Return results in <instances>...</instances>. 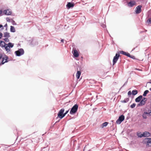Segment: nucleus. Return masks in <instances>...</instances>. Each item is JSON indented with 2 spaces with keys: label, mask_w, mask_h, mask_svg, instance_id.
<instances>
[{
  "label": "nucleus",
  "mask_w": 151,
  "mask_h": 151,
  "mask_svg": "<svg viewBox=\"0 0 151 151\" xmlns=\"http://www.w3.org/2000/svg\"><path fill=\"white\" fill-rule=\"evenodd\" d=\"M149 89L151 91V88H150Z\"/></svg>",
  "instance_id": "nucleus-55"
},
{
  "label": "nucleus",
  "mask_w": 151,
  "mask_h": 151,
  "mask_svg": "<svg viewBox=\"0 0 151 151\" xmlns=\"http://www.w3.org/2000/svg\"><path fill=\"white\" fill-rule=\"evenodd\" d=\"M6 30H7V28H6Z\"/></svg>",
  "instance_id": "nucleus-57"
},
{
  "label": "nucleus",
  "mask_w": 151,
  "mask_h": 151,
  "mask_svg": "<svg viewBox=\"0 0 151 151\" xmlns=\"http://www.w3.org/2000/svg\"><path fill=\"white\" fill-rule=\"evenodd\" d=\"M65 109L64 108L61 109L58 112V117H59L60 119L64 117V112Z\"/></svg>",
  "instance_id": "nucleus-3"
},
{
  "label": "nucleus",
  "mask_w": 151,
  "mask_h": 151,
  "mask_svg": "<svg viewBox=\"0 0 151 151\" xmlns=\"http://www.w3.org/2000/svg\"><path fill=\"white\" fill-rule=\"evenodd\" d=\"M146 141V146L151 147V138H147L145 139Z\"/></svg>",
  "instance_id": "nucleus-9"
},
{
  "label": "nucleus",
  "mask_w": 151,
  "mask_h": 151,
  "mask_svg": "<svg viewBox=\"0 0 151 151\" xmlns=\"http://www.w3.org/2000/svg\"><path fill=\"white\" fill-rule=\"evenodd\" d=\"M125 117L123 115L120 116L117 120L116 123L118 124H120L124 119Z\"/></svg>",
  "instance_id": "nucleus-5"
},
{
  "label": "nucleus",
  "mask_w": 151,
  "mask_h": 151,
  "mask_svg": "<svg viewBox=\"0 0 151 151\" xmlns=\"http://www.w3.org/2000/svg\"><path fill=\"white\" fill-rule=\"evenodd\" d=\"M101 26L104 28H105L106 27V25L105 24H102V25H101Z\"/></svg>",
  "instance_id": "nucleus-43"
},
{
  "label": "nucleus",
  "mask_w": 151,
  "mask_h": 151,
  "mask_svg": "<svg viewBox=\"0 0 151 151\" xmlns=\"http://www.w3.org/2000/svg\"><path fill=\"white\" fill-rule=\"evenodd\" d=\"M10 32H14L16 31L14 27L12 26H10Z\"/></svg>",
  "instance_id": "nucleus-22"
},
{
  "label": "nucleus",
  "mask_w": 151,
  "mask_h": 151,
  "mask_svg": "<svg viewBox=\"0 0 151 151\" xmlns=\"http://www.w3.org/2000/svg\"><path fill=\"white\" fill-rule=\"evenodd\" d=\"M129 100V99L128 98H125L124 100L121 101V102L123 103H127Z\"/></svg>",
  "instance_id": "nucleus-26"
},
{
  "label": "nucleus",
  "mask_w": 151,
  "mask_h": 151,
  "mask_svg": "<svg viewBox=\"0 0 151 151\" xmlns=\"http://www.w3.org/2000/svg\"><path fill=\"white\" fill-rule=\"evenodd\" d=\"M3 27V25L2 24H0V28L2 27L1 29H4V28Z\"/></svg>",
  "instance_id": "nucleus-44"
},
{
  "label": "nucleus",
  "mask_w": 151,
  "mask_h": 151,
  "mask_svg": "<svg viewBox=\"0 0 151 151\" xmlns=\"http://www.w3.org/2000/svg\"><path fill=\"white\" fill-rule=\"evenodd\" d=\"M8 45H5L3 47H4L5 50H6L7 48H8V47L7 46Z\"/></svg>",
  "instance_id": "nucleus-36"
},
{
  "label": "nucleus",
  "mask_w": 151,
  "mask_h": 151,
  "mask_svg": "<svg viewBox=\"0 0 151 151\" xmlns=\"http://www.w3.org/2000/svg\"><path fill=\"white\" fill-rule=\"evenodd\" d=\"M149 83H151V80H150V82H149Z\"/></svg>",
  "instance_id": "nucleus-53"
},
{
  "label": "nucleus",
  "mask_w": 151,
  "mask_h": 151,
  "mask_svg": "<svg viewBox=\"0 0 151 151\" xmlns=\"http://www.w3.org/2000/svg\"><path fill=\"white\" fill-rule=\"evenodd\" d=\"M108 124L109 122H104L101 124L102 128H103L104 127H106Z\"/></svg>",
  "instance_id": "nucleus-25"
},
{
  "label": "nucleus",
  "mask_w": 151,
  "mask_h": 151,
  "mask_svg": "<svg viewBox=\"0 0 151 151\" xmlns=\"http://www.w3.org/2000/svg\"><path fill=\"white\" fill-rule=\"evenodd\" d=\"M7 24H6L4 25V27H7Z\"/></svg>",
  "instance_id": "nucleus-48"
},
{
  "label": "nucleus",
  "mask_w": 151,
  "mask_h": 151,
  "mask_svg": "<svg viewBox=\"0 0 151 151\" xmlns=\"http://www.w3.org/2000/svg\"><path fill=\"white\" fill-rule=\"evenodd\" d=\"M128 82V80H127L124 83V84L123 86H122V87H123L125 85H126L127 84V83Z\"/></svg>",
  "instance_id": "nucleus-40"
},
{
  "label": "nucleus",
  "mask_w": 151,
  "mask_h": 151,
  "mask_svg": "<svg viewBox=\"0 0 151 151\" xmlns=\"http://www.w3.org/2000/svg\"><path fill=\"white\" fill-rule=\"evenodd\" d=\"M3 65V64H1V63H0V66L1 65Z\"/></svg>",
  "instance_id": "nucleus-49"
},
{
  "label": "nucleus",
  "mask_w": 151,
  "mask_h": 151,
  "mask_svg": "<svg viewBox=\"0 0 151 151\" xmlns=\"http://www.w3.org/2000/svg\"><path fill=\"white\" fill-rule=\"evenodd\" d=\"M14 53L16 56H20L24 54V51L23 49L20 48L17 50L15 51Z\"/></svg>",
  "instance_id": "nucleus-2"
},
{
  "label": "nucleus",
  "mask_w": 151,
  "mask_h": 151,
  "mask_svg": "<svg viewBox=\"0 0 151 151\" xmlns=\"http://www.w3.org/2000/svg\"><path fill=\"white\" fill-rule=\"evenodd\" d=\"M129 57L133 59H135V57H134V56L133 55H130V56Z\"/></svg>",
  "instance_id": "nucleus-35"
},
{
  "label": "nucleus",
  "mask_w": 151,
  "mask_h": 151,
  "mask_svg": "<svg viewBox=\"0 0 151 151\" xmlns=\"http://www.w3.org/2000/svg\"><path fill=\"white\" fill-rule=\"evenodd\" d=\"M12 24L13 25H16V23L15 22V21L13 20H12Z\"/></svg>",
  "instance_id": "nucleus-33"
},
{
  "label": "nucleus",
  "mask_w": 151,
  "mask_h": 151,
  "mask_svg": "<svg viewBox=\"0 0 151 151\" xmlns=\"http://www.w3.org/2000/svg\"><path fill=\"white\" fill-rule=\"evenodd\" d=\"M143 137H148L150 136V133L148 132L145 131L143 133Z\"/></svg>",
  "instance_id": "nucleus-14"
},
{
  "label": "nucleus",
  "mask_w": 151,
  "mask_h": 151,
  "mask_svg": "<svg viewBox=\"0 0 151 151\" xmlns=\"http://www.w3.org/2000/svg\"><path fill=\"white\" fill-rule=\"evenodd\" d=\"M132 94V92L131 91H129L128 92V95L129 96H130Z\"/></svg>",
  "instance_id": "nucleus-37"
},
{
  "label": "nucleus",
  "mask_w": 151,
  "mask_h": 151,
  "mask_svg": "<svg viewBox=\"0 0 151 151\" xmlns=\"http://www.w3.org/2000/svg\"><path fill=\"white\" fill-rule=\"evenodd\" d=\"M6 51L7 52H9V51H10V48H7V49L6 50Z\"/></svg>",
  "instance_id": "nucleus-41"
},
{
  "label": "nucleus",
  "mask_w": 151,
  "mask_h": 151,
  "mask_svg": "<svg viewBox=\"0 0 151 151\" xmlns=\"http://www.w3.org/2000/svg\"><path fill=\"white\" fill-rule=\"evenodd\" d=\"M143 32H144L143 31H141L140 32V33H142Z\"/></svg>",
  "instance_id": "nucleus-51"
},
{
  "label": "nucleus",
  "mask_w": 151,
  "mask_h": 151,
  "mask_svg": "<svg viewBox=\"0 0 151 151\" xmlns=\"http://www.w3.org/2000/svg\"><path fill=\"white\" fill-rule=\"evenodd\" d=\"M137 70H140L139 69H137Z\"/></svg>",
  "instance_id": "nucleus-52"
},
{
  "label": "nucleus",
  "mask_w": 151,
  "mask_h": 151,
  "mask_svg": "<svg viewBox=\"0 0 151 151\" xmlns=\"http://www.w3.org/2000/svg\"><path fill=\"white\" fill-rule=\"evenodd\" d=\"M2 60L1 62V64L3 65L5 63L8 62L9 61V58L6 55H5L3 57H2Z\"/></svg>",
  "instance_id": "nucleus-6"
},
{
  "label": "nucleus",
  "mask_w": 151,
  "mask_h": 151,
  "mask_svg": "<svg viewBox=\"0 0 151 151\" xmlns=\"http://www.w3.org/2000/svg\"><path fill=\"white\" fill-rule=\"evenodd\" d=\"M78 106L77 104H75L71 109L70 113L71 115L75 114L77 112Z\"/></svg>",
  "instance_id": "nucleus-1"
},
{
  "label": "nucleus",
  "mask_w": 151,
  "mask_h": 151,
  "mask_svg": "<svg viewBox=\"0 0 151 151\" xmlns=\"http://www.w3.org/2000/svg\"><path fill=\"white\" fill-rule=\"evenodd\" d=\"M6 44L5 42H4L0 41V46L2 47H3L5 45H6Z\"/></svg>",
  "instance_id": "nucleus-21"
},
{
  "label": "nucleus",
  "mask_w": 151,
  "mask_h": 151,
  "mask_svg": "<svg viewBox=\"0 0 151 151\" xmlns=\"http://www.w3.org/2000/svg\"><path fill=\"white\" fill-rule=\"evenodd\" d=\"M146 103L145 101L141 100L139 103L137 104V106L138 107L143 106Z\"/></svg>",
  "instance_id": "nucleus-12"
},
{
  "label": "nucleus",
  "mask_w": 151,
  "mask_h": 151,
  "mask_svg": "<svg viewBox=\"0 0 151 151\" xmlns=\"http://www.w3.org/2000/svg\"><path fill=\"white\" fill-rule=\"evenodd\" d=\"M2 55H0V60L2 58Z\"/></svg>",
  "instance_id": "nucleus-47"
},
{
  "label": "nucleus",
  "mask_w": 151,
  "mask_h": 151,
  "mask_svg": "<svg viewBox=\"0 0 151 151\" xmlns=\"http://www.w3.org/2000/svg\"><path fill=\"white\" fill-rule=\"evenodd\" d=\"M136 4V2L133 0L130 1L129 2L127 3V6L130 7H132Z\"/></svg>",
  "instance_id": "nucleus-7"
},
{
  "label": "nucleus",
  "mask_w": 151,
  "mask_h": 151,
  "mask_svg": "<svg viewBox=\"0 0 151 151\" xmlns=\"http://www.w3.org/2000/svg\"><path fill=\"white\" fill-rule=\"evenodd\" d=\"M6 20L7 22H10V19L8 17H7L6 18Z\"/></svg>",
  "instance_id": "nucleus-42"
},
{
  "label": "nucleus",
  "mask_w": 151,
  "mask_h": 151,
  "mask_svg": "<svg viewBox=\"0 0 151 151\" xmlns=\"http://www.w3.org/2000/svg\"><path fill=\"white\" fill-rule=\"evenodd\" d=\"M136 104L135 103H133L130 106V107L132 109H133L135 106Z\"/></svg>",
  "instance_id": "nucleus-29"
},
{
  "label": "nucleus",
  "mask_w": 151,
  "mask_h": 151,
  "mask_svg": "<svg viewBox=\"0 0 151 151\" xmlns=\"http://www.w3.org/2000/svg\"><path fill=\"white\" fill-rule=\"evenodd\" d=\"M3 35L2 33L0 32V39H1L3 37Z\"/></svg>",
  "instance_id": "nucleus-38"
},
{
  "label": "nucleus",
  "mask_w": 151,
  "mask_h": 151,
  "mask_svg": "<svg viewBox=\"0 0 151 151\" xmlns=\"http://www.w3.org/2000/svg\"><path fill=\"white\" fill-rule=\"evenodd\" d=\"M142 7L141 5H139L136 8L135 12L136 14H139L141 12Z\"/></svg>",
  "instance_id": "nucleus-8"
},
{
  "label": "nucleus",
  "mask_w": 151,
  "mask_h": 151,
  "mask_svg": "<svg viewBox=\"0 0 151 151\" xmlns=\"http://www.w3.org/2000/svg\"><path fill=\"white\" fill-rule=\"evenodd\" d=\"M119 52L120 54H122V55H126L127 56L129 57L130 56V54L129 53H128L127 52H126L125 51H120Z\"/></svg>",
  "instance_id": "nucleus-13"
},
{
  "label": "nucleus",
  "mask_w": 151,
  "mask_h": 151,
  "mask_svg": "<svg viewBox=\"0 0 151 151\" xmlns=\"http://www.w3.org/2000/svg\"><path fill=\"white\" fill-rule=\"evenodd\" d=\"M147 30H146V29L145 30V32H147Z\"/></svg>",
  "instance_id": "nucleus-54"
},
{
  "label": "nucleus",
  "mask_w": 151,
  "mask_h": 151,
  "mask_svg": "<svg viewBox=\"0 0 151 151\" xmlns=\"http://www.w3.org/2000/svg\"><path fill=\"white\" fill-rule=\"evenodd\" d=\"M146 115V114H145L144 112L142 115V117L144 119H147V117Z\"/></svg>",
  "instance_id": "nucleus-28"
},
{
  "label": "nucleus",
  "mask_w": 151,
  "mask_h": 151,
  "mask_svg": "<svg viewBox=\"0 0 151 151\" xmlns=\"http://www.w3.org/2000/svg\"><path fill=\"white\" fill-rule=\"evenodd\" d=\"M145 114H146L148 115L149 116H150L151 115L150 111H148V112L147 111H145Z\"/></svg>",
  "instance_id": "nucleus-31"
},
{
  "label": "nucleus",
  "mask_w": 151,
  "mask_h": 151,
  "mask_svg": "<svg viewBox=\"0 0 151 151\" xmlns=\"http://www.w3.org/2000/svg\"><path fill=\"white\" fill-rule=\"evenodd\" d=\"M69 109L67 111H66L65 113H64V117L68 113L69 111Z\"/></svg>",
  "instance_id": "nucleus-34"
},
{
  "label": "nucleus",
  "mask_w": 151,
  "mask_h": 151,
  "mask_svg": "<svg viewBox=\"0 0 151 151\" xmlns=\"http://www.w3.org/2000/svg\"><path fill=\"white\" fill-rule=\"evenodd\" d=\"M74 6L73 3L69 2H68L66 5V7L68 9H69L73 7Z\"/></svg>",
  "instance_id": "nucleus-10"
},
{
  "label": "nucleus",
  "mask_w": 151,
  "mask_h": 151,
  "mask_svg": "<svg viewBox=\"0 0 151 151\" xmlns=\"http://www.w3.org/2000/svg\"><path fill=\"white\" fill-rule=\"evenodd\" d=\"M6 45H8V47L9 48H12L14 46V44L12 43L11 42H9L8 44H6Z\"/></svg>",
  "instance_id": "nucleus-20"
},
{
  "label": "nucleus",
  "mask_w": 151,
  "mask_h": 151,
  "mask_svg": "<svg viewBox=\"0 0 151 151\" xmlns=\"http://www.w3.org/2000/svg\"><path fill=\"white\" fill-rule=\"evenodd\" d=\"M81 74V71H78L76 74V77L77 79H79L80 77Z\"/></svg>",
  "instance_id": "nucleus-19"
},
{
  "label": "nucleus",
  "mask_w": 151,
  "mask_h": 151,
  "mask_svg": "<svg viewBox=\"0 0 151 151\" xmlns=\"http://www.w3.org/2000/svg\"><path fill=\"white\" fill-rule=\"evenodd\" d=\"M64 40L63 39H62L61 40V42H63Z\"/></svg>",
  "instance_id": "nucleus-46"
},
{
  "label": "nucleus",
  "mask_w": 151,
  "mask_h": 151,
  "mask_svg": "<svg viewBox=\"0 0 151 151\" xmlns=\"http://www.w3.org/2000/svg\"><path fill=\"white\" fill-rule=\"evenodd\" d=\"M4 14L7 15H10L12 14V12L9 11V10H4Z\"/></svg>",
  "instance_id": "nucleus-16"
},
{
  "label": "nucleus",
  "mask_w": 151,
  "mask_h": 151,
  "mask_svg": "<svg viewBox=\"0 0 151 151\" xmlns=\"http://www.w3.org/2000/svg\"><path fill=\"white\" fill-rule=\"evenodd\" d=\"M137 135L139 137L142 138V137H143V133L141 134V132H137Z\"/></svg>",
  "instance_id": "nucleus-24"
},
{
  "label": "nucleus",
  "mask_w": 151,
  "mask_h": 151,
  "mask_svg": "<svg viewBox=\"0 0 151 151\" xmlns=\"http://www.w3.org/2000/svg\"><path fill=\"white\" fill-rule=\"evenodd\" d=\"M149 91L148 90H146L145 91L143 94V96H146L147 94L149 93Z\"/></svg>",
  "instance_id": "nucleus-27"
},
{
  "label": "nucleus",
  "mask_w": 151,
  "mask_h": 151,
  "mask_svg": "<svg viewBox=\"0 0 151 151\" xmlns=\"http://www.w3.org/2000/svg\"><path fill=\"white\" fill-rule=\"evenodd\" d=\"M9 38H5L3 39V40L6 42H8L9 41L8 39Z\"/></svg>",
  "instance_id": "nucleus-30"
},
{
  "label": "nucleus",
  "mask_w": 151,
  "mask_h": 151,
  "mask_svg": "<svg viewBox=\"0 0 151 151\" xmlns=\"http://www.w3.org/2000/svg\"><path fill=\"white\" fill-rule=\"evenodd\" d=\"M147 23L150 24L151 23V18H149L147 21Z\"/></svg>",
  "instance_id": "nucleus-32"
},
{
  "label": "nucleus",
  "mask_w": 151,
  "mask_h": 151,
  "mask_svg": "<svg viewBox=\"0 0 151 151\" xmlns=\"http://www.w3.org/2000/svg\"><path fill=\"white\" fill-rule=\"evenodd\" d=\"M120 57L119 53L117 52L115 55L114 57L113 60V65H114L116 63L118 59Z\"/></svg>",
  "instance_id": "nucleus-4"
},
{
  "label": "nucleus",
  "mask_w": 151,
  "mask_h": 151,
  "mask_svg": "<svg viewBox=\"0 0 151 151\" xmlns=\"http://www.w3.org/2000/svg\"><path fill=\"white\" fill-rule=\"evenodd\" d=\"M30 44L33 45H38V43L36 42V40H32Z\"/></svg>",
  "instance_id": "nucleus-18"
},
{
  "label": "nucleus",
  "mask_w": 151,
  "mask_h": 151,
  "mask_svg": "<svg viewBox=\"0 0 151 151\" xmlns=\"http://www.w3.org/2000/svg\"><path fill=\"white\" fill-rule=\"evenodd\" d=\"M5 38H9L10 37V33L7 32H4V36Z\"/></svg>",
  "instance_id": "nucleus-17"
},
{
  "label": "nucleus",
  "mask_w": 151,
  "mask_h": 151,
  "mask_svg": "<svg viewBox=\"0 0 151 151\" xmlns=\"http://www.w3.org/2000/svg\"><path fill=\"white\" fill-rule=\"evenodd\" d=\"M3 13V11L2 10H0V15L1 14Z\"/></svg>",
  "instance_id": "nucleus-45"
},
{
  "label": "nucleus",
  "mask_w": 151,
  "mask_h": 151,
  "mask_svg": "<svg viewBox=\"0 0 151 151\" xmlns=\"http://www.w3.org/2000/svg\"><path fill=\"white\" fill-rule=\"evenodd\" d=\"M59 121H57V122H56V123H57V122H59Z\"/></svg>",
  "instance_id": "nucleus-56"
},
{
  "label": "nucleus",
  "mask_w": 151,
  "mask_h": 151,
  "mask_svg": "<svg viewBox=\"0 0 151 151\" xmlns=\"http://www.w3.org/2000/svg\"><path fill=\"white\" fill-rule=\"evenodd\" d=\"M142 100H143L144 101H145V102H146L147 101V99L146 98L144 97L143 99Z\"/></svg>",
  "instance_id": "nucleus-39"
},
{
  "label": "nucleus",
  "mask_w": 151,
  "mask_h": 151,
  "mask_svg": "<svg viewBox=\"0 0 151 151\" xmlns=\"http://www.w3.org/2000/svg\"><path fill=\"white\" fill-rule=\"evenodd\" d=\"M138 91L137 90H134L132 91V94L133 96H135L138 93Z\"/></svg>",
  "instance_id": "nucleus-23"
},
{
  "label": "nucleus",
  "mask_w": 151,
  "mask_h": 151,
  "mask_svg": "<svg viewBox=\"0 0 151 151\" xmlns=\"http://www.w3.org/2000/svg\"><path fill=\"white\" fill-rule=\"evenodd\" d=\"M142 96L140 95L135 99V101L136 102H139L142 99Z\"/></svg>",
  "instance_id": "nucleus-15"
},
{
  "label": "nucleus",
  "mask_w": 151,
  "mask_h": 151,
  "mask_svg": "<svg viewBox=\"0 0 151 151\" xmlns=\"http://www.w3.org/2000/svg\"><path fill=\"white\" fill-rule=\"evenodd\" d=\"M135 49V48H133V49L132 50V51H133L134 49Z\"/></svg>",
  "instance_id": "nucleus-50"
},
{
  "label": "nucleus",
  "mask_w": 151,
  "mask_h": 151,
  "mask_svg": "<svg viewBox=\"0 0 151 151\" xmlns=\"http://www.w3.org/2000/svg\"><path fill=\"white\" fill-rule=\"evenodd\" d=\"M72 52L74 57L77 58L79 56L78 53L76 50H73Z\"/></svg>",
  "instance_id": "nucleus-11"
}]
</instances>
